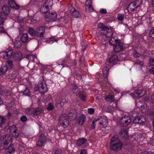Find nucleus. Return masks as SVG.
Returning a JSON list of instances; mask_svg holds the SVG:
<instances>
[{
  "instance_id": "f257e3e1",
  "label": "nucleus",
  "mask_w": 154,
  "mask_h": 154,
  "mask_svg": "<svg viewBox=\"0 0 154 154\" xmlns=\"http://www.w3.org/2000/svg\"><path fill=\"white\" fill-rule=\"evenodd\" d=\"M122 144L117 136H114L111 139L110 148L111 150L115 151L120 150L122 147Z\"/></svg>"
},
{
  "instance_id": "f03ea898",
  "label": "nucleus",
  "mask_w": 154,
  "mask_h": 154,
  "mask_svg": "<svg viewBox=\"0 0 154 154\" xmlns=\"http://www.w3.org/2000/svg\"><path fill=\"white\" fill-rule=\"evenodd\" d=\"M136 106L138 108H140V109L143 113H147V115L151 119L154 118V111L153 110H149V107L146 103H145L142 105L141 102L138 101L136 103Z\"/></svg>"
},
{
  "instance_id": "7ed1b4c3",
  "label": "nucleus",
  "mask_w": 154,
  "mask_h": 154,
  "mask_svg": "<svg viewBox=\"0 0 154 154\" xmlns=\"http://www.w3.org/2000/svg\"><path fill=\"white\" fill-rule=\"evenodd\" d=\"M97 27L99 29H101L100 32V35H104L107 38L111 37L112 35V32L111 29H109L107 27H105L102 23H99L97 25Z\"/></svg>"
},
{
  "instance_id": "20e7f679",
  "label": "nucleus",
  "mask_w": 154,
  "mask_h": 154,
  "mask_svg": "<svg viewBox=\"0 0 154 154\" xmlns=\"http://www.w3.org/2000/svg\"><path fill=\"white\" fill-rule=\"evenodd\" d=\"M10 8L7 5H4L2 8L3 12L5 15L2 13H0V25L3 24L6 20V15H8L10 12Z\"/></svg>"
},
{
  "instance_id": "39448f33",
  "label": "nucleus",
  "mask_w": 154,
  "mask_h": 154,
  "mask_svg": "<svg viewBox=\"0 0 154 154\" xmlns=\"http://www.w3.org/2000/svg\"><path fill=\"white\" fill-rule=\"evenodd\" d=\"M68 99L66 97H59L55 100V106L59 109L63 107L64 103H67Z\"/></svg>"
},
{
  "instance_id": "423d86ee",
  "label": "nucleus",
  "mask_w": 154,
  "mask_h": 154,
  "mask_svg": "<svg viewBox=\"0 0 154 154\" xmlns=\"http://www.w3.org/2000/svg\"><path fill=\"white\" fill-rule=\"evenodd\" d=\"M97 121H99L100 125H102V127H105L108 124V120L105 116H102L100 117H96Z\"/></svg>"
},
{
  "instance_id": "0eeeda50",
  "label": "nucleus",
  "mask_w": 154,
  "mask_h": 154,
  "mask_svg": "<svg viewBox=\"0 0 154 154\" xmlns=\"http://www.w3.org/2000/svg\"><path fill=\"white\" fill-rule=\"evenodd\" d=\"M146 94V91L143 89H138L136 90L134 93L131 94V95L133 98L140 97Z\"/></svg>"
},
{
  "instance_id": "6e6552de",
  "label": "nucleus",
  "mask_w": 154,
  "mask_h": 154,
  "mask_svg": "<svg viewBox=\"0 0 154 154\" xmlns=\"http://www.w3.org/2000/svg\"><path fill=\"white\" fill-rule=\"evenodd\" d=\"M45 19L47 21L53 22L55 21L57 18V14L55 12H51L45 15Z\"/></svg>"
},
{
  "instance_id": "1a4fd4ad",
  "label": "nucleus",
  "mask_w": 154,
  "mask_h": 154,
  "mask_svg": "<svg viewBox=\"0 0 154 154\" xmlns=\"http://www.w3.org/2000/svg\"><path fill=\"white\" fill-rule=\"evenodd\" d=\"M38 87V91L43 93L46 92L48 90L45 82L43 80L41 81L39 83Z\"/></svg>"
},
{
  "instance_id": "9d476101",
  "label": "nucleus",
  "mask_w": 154,
  "mask_h": 154,
  "mask_svg": "<svg viewBox=\"0 0 154 154\" xmlns=\"http://www.w3.org/2000/svg\"><path fill=\"white\" fill-rule=\"evenodd\" d=\"M8 135V140H7L8 141V143L7 144H5L4 145V146H5V148H4L5 150V152H6L7 154H10L11 153L14 151V148L13 145H12L10 144V146H8V147H7V145L9 143V141H10L12 142V139L9 136V135L8 134H7Z\"/></svg>"
},
{
  "instance_id": "9b49d317",
  "label": "nucleus",
  "mask_w": 154,
  "mask_h": 154,
  "mask_svg": "<svg viewBox=\"0 0 154 154\" xmlns=\"http://www.w3.org/2000/svg\"><path fill=\"white\" fill-rule=\"evenodd\" d=\"M46 138L44 134H41L37 142V146L40 147L44 146L46 143Z\"/></svg>"
},
{
  "instance_id": "f8f14e48",
  "label": "nucleus",
  "mask_w": 154,
  "mask_h": 154,
  "mask_svg": "<svg viewBox=\"0 0 154 154\" xmlns=\"http://www.w3.org/2000/svg\"><path fill=\"white\" fill-rule=\"evenodd\" d=\"M67 119L66 115L65 114L61 115L60 119V125L64 127L68 126L69 125V123Z\"/></svg>"
},
{
  "instance_id": "ddd939ff",
  "label": "nucleus",
  "mask_w": 154,
  "mask_h": 154,
  "mask_svg": "<svg viewBox=\"0 0 154 154\" xmlns=\"http://www.w3.org/2000/svg\"><path fill=\"white\" fill-rule=\"evenodd\" d=\"M119 122L121 125L125 126L130 124L131 122V119L129 117L125 116L122 117Z\"/></svg>"
},
{
  "instance_id": "4468645a",
  "label": "nucleus",
  "mask_w": 154,
  "mask_h": 154,
  "mask_svg": "<svg viewBox=\"0 0 154 154\" xmlns=\"http://www.w3.org/2000/svg\"><path fill=\"white\" fill-rule=\"evenodd\" d=\"M114 50L115 52L120 51L123 49V44L121 42V40L117 41V43L114 45Z\"/></svg>"
},
{
  "instance_id": "2eb2a0df",
  "label": "nucleus",
  "mask_w": 154,
  "mask_h": 154,
  "mask_svg": "<svg viewBox=\"0 0 154 154\" xmlns=\"http://www.w3.org/2000/svg\"><path fill=\"white\" fill-rule=\"evenodd\" d=\"M77 115L76 111L74 109H72L68 114V119L70 120H74L77 117Z\"/></svg>"
},
{
  "instance_id": "dca6fc26",
  "label": "nucleus",
  "mask_w": 154,
  "mask_h": 154,
  "mask_svg": "<svg viewBox=\"0 0 154 154\" xmlns=\"http://www.w3.org/2000/svg\"><path fill=\"white\" fill-rule=\"evenodd\" d=\"M13 53V51L10 50L7 52H3L0 53V56H3L5 59H8L11 56Z\"/></svg>"
},
{
  "instance_id": "f3484780",
  "label": "nucleus",
  "mask_w": 154,
  "mask_h": 154,
  "mask_svg": "<svg viewBox=\"0 0 154 154\" xmlns=\"http://www.w3.org/2000/svg\"><path fill=\"white\" fill-rule=\"evenodd\" d=\"M69 9L70 10V12H72V15L75 18H79L81 16L79 12L76 10L73 7H71Z\"/></svg>"
},
{
  "instance_id": "a211bd4d",
  "label": "nucleus",
  "mask_w": 154,
  "mask_h": 154,
  "mask_svg": "<svg viewBox=\"0 0 154 154\" xmlns=\"http://www.w3.org/2000/svg\"><path fill=\"white\" fill-rule=\"evenodd\" d=\"M72 93L74 95L77 96L78 94H79V92H81L79 88H78L77 85L74 84L72 85Z\"/></svg>"
},
{
  "instance_id": "6ab92c4d",
  "label": "nucleus",
  "mask_w": 154,
  "mask_h": 154,
  "mask_svg": "<svg viewBox=\"0 0 154 154\" xmlns=\"http://www.w3.org/2000/svg\"><path fill=\"white\" fill-rule=\"evenodd\" d=\"M45 27L42 26L38 28L37 30V36L42 37L45 32Z\"/></svg>"
},
{
  "instance_id": "aec40b11",
  "label": "nucleus",
  "mask_w": 154,
  "mask_h": 154,
  "mask_svg": "<svg viewBox=\"0 0 154 154\" xmlns=\"http://www.w3.org/2000/svg\"><path fill=\"white\" fill-rule=\"evenodd\" d=\"M137 8L135 3L133 2L129 4L128 7V10L129 12H131L134 11Z\"/></svg>"
},
{
  "instance_id": "412c9836",
  "label": "nucleus",
  "mask_w": 154,
  "mask_h": 154,
  "mask_svg": "<svg viewBox=\"0 0 154 154\" xmlns=\"http://www.w3.org/2000/svg\"><path fill=\"white\" fill-rule=\"evenodd\" d=\"M8 4L12 8L15 9H17L19 8L18 5L13 0H9Z\"/></svg>"
},
{
  "instance_id": "4be33fe9",
  "label": "nucleus",
  "mask_w": 154,
  "mask_h": 154,
  "mask_svg": "<svg viewBox=\"0 0 154 154\" xmlns=\"http://www.w3.org/2000/svg\"><path fill=\"white\" fill-rule=\"evenodd\" d=\"M21 41L24 43L28 42L29 38L27 33H25L22 34L21 38Z\"/></svg>"
},
{
  "instance_id": "5701e85b",
  "label": "nucleus",
  "mask_w": 154,
  "mask_h": 154,
  "mask_svg": "<svg viewBox=\"0 0 154 154\" xmlns=\"http://www.w3.org/2000/svg\"><path fill=\"white\" fill-rule=\"evenodd\" d=\"M87 140L84 138L78 139L76 141V145L78 146H79L84 144L87 142Z\"/></svg>"
},
{
  "instance_id": "b1692460",
  "label": "nucleus",
  "mask_w": 154,
  "mask_h": 154,
  "mask_svg": "<svg viewBox=\"0 0 154 154\" xmlns=\"http://www.w3.org/2000/svg\"><path fill=\"white\" fill-rule=\"evenodd\" d=\"M8 66L7 65L2 66L0 68V75L4 74L8 70Z\"/></svg>"
},
{
  "instance_id": "393cba45",
  "label": "nucleus",
  "mask_w": 154,
  "mask_h": 154,
  "mask_svg": "<svg viewBox=\"0 0 154 154\" xmlns=\"http://www.w3.org/2000/svg\"><path fill=\"white\" fill-rule=\"evenodd\" d=\"M122 136L125 139H127L128 137V131L126 129H123L121 131Z\"/></svg>"
},
{
  "instance_id": "a878e982",
  "label": "nucleus",
  "mask_w": 154,
  "mask_h": 154,
  "mask_svg": "<svg viewBox=\"0 0 154 154\" xmlns=\"http://www.w3.org/2000/svg\"><path fill=\"white\" fill-rule=\"evenodd\" d=\"M22 54L20 52L17 53L15 54V60L16 61H20L22 59Z\"/></svg>"
},
{
  "instance_id": "bb28decb",
  "label": "nucleus",
  "mask_w": 154,
  "mask_h": 154,
  "mask_svg": "<svg viewBox=\"0 0 154 154\" xmlns=\"http://www.w3.org/2000/svg\"><path fill=\"white\" fill-rule=\"evenodd\" d=\"M109 68L107 66L104 67L102 72L104 78H106L107 77L109 74Z\"/></svg>"
},
{
  "instance_id": "cd10ccee",
  "label": "nucleus",
  "mask_w": 154,
  "mask_h": 154,
  "mask_svg": "<svg viewBox=\"0 0 154 154\" xmlns=\"http://www.w3.org/2000/svg\"><path fill=\"white\" fill-rule=\"evenodd\" d=\"M119 40H117L116 37H112L111 38L110 40L109 41V44L110 45H114L117 43V41Z\"/></svg>"
},
{
  "instance_id": "c85d7f7f",
  "label": "nucleus",
  "mask_w": 154,
  "mask_h": 154,
  "mask_svg": "<svg viewBox=\"0 0 154 154\" xmlns=\"http://www.w3.org/2000/svg\"><path fill=\"white\" fill-rule=\"evenodd\" d=\"M25 112L27 115H30L33 114L34 115V108H32L26 109Z\"/></svg>"
},
{
  "instance_id": "c756f323",
  "label": "nucleus",
  "mask_w": 154,
  "mask_h": 154,
  "mask_svg": "<svg viewBox=\"0 0 154 154\" xmlns=\"http://www.w3.org/2000/svg\"><path fill=\"white\" fill-rule=\"evenodd\" d=\"M85 121V116L84 115H82L80 116L78 122L79 124L82 125Z\"/></svg>"
},
{
  "instance_id": "7c9ffc66",
  "label": "nucleus",
  "mask_w": 154,
  "mask_h": 154,
  "mask_svg": "<svg viewBox=\"0 0 154 154\" xmlns=\"http://www.w3.org/2000/svg\"><path fill=\"white\" fill-rule=\"evenodd\" d=\"M50 9V8H48L45 4L42 6L40 8L41 12L42 13H44L47 12Z\"/></svg>"
},
{
  "instance_id": "2f4dec72",
  "label": "nucleus",
  "mask_w": 154,
  "mask_h": 154,
  "mask_svg": "<svg viewBox=\"0 0 154 154\" xmlns=\"http://www.w3.org/2000/svg\"><path fill=\"white\" fill-rule=\"evenodd\" d=\"M105 100L107 101L112 103L114 101V97L112 95L109 94L105 97Z\"/></svg>"
},
{
  "instance_id": "473e14b6",
  "label": "nucleus",
  "mask_w": 154,
  "mask_h": 154,
  "mask_svg": "<svg viewBox=\"0 0 154 154\" xmlns=\"http://www.w3.org/2000/svg\"><path fill=\"white\" fill-rule=\"evenodd\" d=\"M79 95L80 98L82 100L84 101L86 100V96L84 92L82 91L79 92Z\"/></svg>"
},
{
  "instance_id": "72a5a7b5",
  "label": "nucleus",
  "mask_w": 154,
  "mask_h": 154,
  "mask_svg": "<svg viewBox=\"0 0 154 154\" xmlns=\"http://www.w3.org/2000/svg\"><path fill=\"white\" fill-rule=\"evenodd\" d=\"M59 38L57 37H53L48 39L47 41L50 44H52L54 42H57Z\"/></svg>"
},
{
  "instance_id": "f704fd0d",
  "label": "nucleus",
  "mask_w": 154,
  "mask_h": 154,
  "mask_svg": "<svg viewBox=\"0 0 154 154\" xmlns=\"http://www.w3.org/2000/svg\"><path fill=\"white\" fill-rule=\"evenodd\" d=\"M118 57L116 55H114L111 56L109 59L108 61L109 62H117L118 61Z\"/></svg>"
},
{
  "instance_id": "c9c22d12",
  "label": "nucleus",
  "mask_w": 154,
  "mask_h": 154,
  "mask_svg": "<svg viewBox=\"0 0 154 154\" xmlns=\"http://www.w3.org/2000/svg\"><path fill=\"white\" fill-rule=\"evenodd\" d=\"M6 128L8 130L9 128L11 133L14 131H15L17 130V128L15 125H12L10 127L7 126Z\"/></svg>"
},
{
  "instance_id": "e433bc0d",
  "label": "nucleus",
  "mask_w": 154,
  "mask_h": 154,
  "mask_svg": "<svg viewBox=\"0 0 154 154\" xmlns=\"http://www.w3.org/2000/svg\"><path fill=\"white\" fill-rule=\"evenodd\" d=\"M22 46L21 42L19 40H16L14 43V47L15 48H19Z\"/></svg>"
},
{
  "instance_id": "4c0bfd02",
  "label": "nucleus",
  "mask_w": 154,
  "mask_h": 154,
  "mask_svg": "<svg viewBox=\"0 0 154 154\" xmlns=\"http://www.w3.org/2000/svg\"><path fill=\"white\" fill-rule=\"evenodd\" d=\"M53 2L52 0H46L45 5L50 9L53 5Z\"/></svg>"
},
{
  "instance_id": "58836bf2",
  "label": "nucleus",
  "mask_w": 154,
  "mask_h": 154,
  "mask_svg": "<svg viewBox=\"0 0 154 154\" xmlns=\"http://www.w3.org/2000/svg\"><path fill=\"white\" fill-rule=\"evenodd\" d=\"M42 112L43 110L41 109L37 108L35 109L34 108V116L39 115Z\"/></svg>"
},
{
  "instance_id": "ea45409f",
  "label": "nucleus",
  "mask_w": 154,
  "mask_h": 154,
  "mask_svg": "<svg viewBox=\"0 0 154 154\" xmlns=\"http://www.w3.org/2000/svg\"><path fill=\"white\" fill-rule=\"evenodd\" d=\"M28 32L31 35L33 36H37L36 32L32 28H29L28 30Z\"/></svg>"
},
{
  "instance_id": "a19ab883",
  "label": "nucleus",
  "mask_w": 154,
  "mask_h": 154,
  "mask_svg": "<svg viewBox=\"0 0 154 154\" xmlns=\"http://www.w3.org/2000/svg\"><path fill=\"white\" fill-rule=\"evenodd\" d=\"M27 59L29 61H33L35 58H37V57L34 55L29 54L27 56Z\"/></svg>"
},
{
  "instance_id": "79ce46f5",
  "label": "nucleus",
  "mask_w": 154,
  "mask_h": 154,
  "mask_svg": "<svg viewBox=\"0 0 154 154\" xmlns=\"http://www.w3.org/2000/svg\"><path fill=\"white\" fill-rule=\"evenodd\" d=\"M85 9L86 11L90 12H92L94 11V9L92 5H86Z\"/></svg>"
},
{
  "instance_id": "37998d69",
  "label": "nucleus",
  "mask_w": 154,
  "mask_h": 154,
  "mask_svg": "<svg viewBox=\"0 0 154 154\" xmlns=\"http://www.w3.org/2000/svg\"><path fill=\"white\" fill-rule=\"evenodd\" d=\"M143 65V62L142 61H140L139 60H137L136 61V63L134 64V65H138V66H139L140 68H141V67Z\"/></svg>"
},
{
  "instance_id": "c03bdc74",
  "label": "nucleus",
  "mask_w": 154,
  "mask_h": 154,
  "mask_svg": "<svg viewBox=\"0 0 154 154\" xmlns=\"http://www.w3.org/2000/svg\"><path fill=\"white\" fill-rule=\"evenodd\" d=\"M22 93L23 94V95L26 96H30V92L29 90L27 88H26L22 92Z\"/></svg>"
},
{
  "instance_id": "a18cd8bd",
  "label": "nucleus",
  "mask_w": 154,
  "mask_h": 154,
  "mask_svg": "<svg viewBox=\"0 0 154 154\" xmlns=\"http://www.w3.org/2000/svg\"><path fill=\"white\" fill-rule=\"evenodd\" d=\"M6 119L5 118L0 117V127H2V125L5 123Z\"/></svg>"
},
{
  "instance_id": "49530a36",
  "label": "nucleus",
  "mask_w": 154,
  "mask_h": 154,
  "mask_svg": "<svg viewBox=\"0 0 154 154\" xmlns=\"http://www.w3.org/2000/svg\"><path fill=\"white\" fill-rule=\"evenodd\" d=\"M117 17L119 20L122 21L124 19V15L123 14H119L118 15Z\"/></svg>"
},
{
  "instance_id": "de8ad7c7",
  "label": "nucleus",
  "mask_w": 154,
  "mask_h": 154,
  "mask_svg": "<svg viewBox=\"0 0 154 154\" xmlns=\"http://www.w3.org/2000/svg\"><path fill=\"white\" fill-rule=\"evenodd\" d=\"M66 63V61L64 59H63L59 60L58 65H62L63 66L65 65Z\"/></svg>"
},
{
  "instance_id": "09e8293b",
  "label": "nucleus",
  "mask_w": 154,
  "mask_h": 154,
  "mask_svg": "<svg viewBox=\"0 0 154 154\" xmlns=\"http://www.w3.org/2000/svg\"><path fill=\"white\" fill-rule=\"evenodd\" d=\"M133 2L135 3L137 7H139L142 3V0H136Z\"/></svg>"
},
{
  "instance_id": "8fccbe9b",
  "label": "nucleus",
  "mask_w": 154,
  "mask_h": 154,
  "mask_svg": "<svg viewBox=\"0 0 154 154\" xmlns=\"http://www.w3.org/2000/svg\"><path fill=\"white\" fill-rule=\"evenodd\" d=\"M54 106L51 103H49L47 107V109L49 111L52 110L53 109Z\"/></svg>"
},
{
  "instance_id": "3c124183",
  "label": "nucleus",
  "mask_w": 154,
  "mask_h": 154,
  "mask_svg": "<svg viewBox=\"0 0 154 154\" xmlns=\"http://www.w3.org/2000/svg\"><path fill=\"white\" fill-rule=\"evenodd\" d=\"M97 122V121L96 118L93 120L91 125V128L92 129H93L95 128L96 125V122Z\"/></svg>"
},
{
  "instance_id": "603ef678",
  "label": "nucleus",
  "mask_w": 154,
  "mask_h": 154,
  "mask_svg": "<svg viewBox=\"0 0 154 154\" xmlns=\"http://www.w3.org/2000/svg\"><path fill=\"white\" fill-rule=\"evenodd\" d=\"M7 63L9 65V67L10 68H13V64L12 61L10 60H8L7 61Z\"/></svg>"
},
{
  "instance_id": "864d4df0",
  "label": "nucleus",
  "mask_w": 154,
  "mask_h": 154,
  "mask_svg": "<svg viewBox=\"0 0 154 154\" xmlns=\"http://www.w3.org/2000/svg\"><path fill=\"white\" fill-rule=\"evenodd\" d=\"M95 111L94 109L93 108H90L88 109V112L90 114H92Z\"/></svg>"
},
{
  "instance_id": "5fc2aeb1",
  "label": "nucleus",
  "mask_w": 154,
  "mask_h": 154,
  "mask_svg": "<svg viewBox=\"0 0 154 154\" xmlns=\"http://www.w3.org/2000/svg\"><path fill=\"white\" fill-rule=\"evenodd\" d=\"M149 35L150 37L154 38V29H152L149 32Z\"/></svg>"
},
{
  "instance_id": "6e6d98bb",
  "label": "nucleus",
  "mask_w": 154,
  "mask_h": 154,
  "mask_svg": "<svg viewBox=\"0 0 154 154\" xmlns=\"http://www.w3.org/2000/svg\"><path fill=\"white\" fill-rule=\"evenodd\" d=\"M150 64L152 66H154V57H151L149 60Z\"/></svg>"
},
{
  "instance_id": "4d7b16f0",
  "label": "nucleus",
  "mask_w": 154,
  "mask_h": 154,
  "mask_svg": "<svg viewBox=\"0 0 154 154\" xmlns=\"http://www.w3.org/2000/svg\"><path fill=\"white\" fill-rule=\"evenodd\" d=\"M12 134L14 137L15 138H17L19 136V134L18 132H17V131H14L12 133Z\"/></svg>"
},
{
  "instance_id": "13d9d810",
  "label": "nucleus",
  "mask_w": 154,
  "mask_h": 154,
  "mask_svg": "<svg viewBox=\"0 0 154 154\" xmlns=\"http://www.w3.org/2000/svg\"><path fill=\"white\" fill-rule=\"evenodd\" d=\"M140 54L136 51H135L134 54V58H137L140 57Z\"/></svg>"
},
{
  "instance_id": "bf43d9fd",
  "label": "nucleus",
  "mask_w": 154,
  "mask_h": 154,
  "mask_svg": "<svg viewBox=\"0 0 154 154\" xmlns=\"http://www.w3.org/2000/svg\"><path fill=\"white\" fill-rule=\"evenodd\" d=\"M6 31L4 29L3 27H0V34L6 33Z\"/></svg>"
},
{
  "instance_id": "052dcab7",
  "label": "nucleus",
  "mask_w": 154,
  "mask_h": 154,
  "mask_svg": "<svg viewBox=\"0 0 154 154\" xmlns=\"http://www.w3.org/2000/svg\"><path fill=\"white\" fill-rule=\"evenodd\" d=\"M20 120L22 122H25L27 120L26 117L24 116H22L20 118Z\"/></svg>"
},
{
  "instance_id": "680f3d73",
  "label": "nucleus",
  "mask_w": 154,
  "mask_h": 154,
  "mask_svg": "<svg viewBox=\"0 0 154 154\" xmlns=\"http://www.w3.org/2000/svg\"><path fill=\"white\" fill-rule=\"evenodd\" d=\"M100 12L101 14H105L107 13V11L106 9H104L103 8L100 9Z\"/></svg>"
},
{
  "instance_id": "e2e57ef3",
  "label": "nucleus",
  "mask_w": 154,
  "mask_h": 154,
  "mask_svg": "<svg viewBox=\"0 0 154 154\" xmlns=\"http://www.w3.org/2000/svg\"><path fill=\"white\" fill-rule=\"evenodd\" d=\"M92 0H87L85 3L86 5H92Z\"/></svg>"
},
{
  "instance_id": "0e129e2a",
  "label": "nucleus",
  "mask_w": 154,
  "mask_h": 154,
  "mask_svg": "<svg viewBox=\"0 0 154 154\" xmlns=\"http://www.w3.org/2000/svg\"><path fill=\"white\" fill-rule=\"evenodd\" d=\"M80 154H87V151L85 149H83L81 150Z\"/></svg>"
},
{
  "instance_id": "69168bd1",
  "label": "nucleus",
  "mask_w": 154,
  "mask_h": 154,
  "mask_svg": "<svg viewBox=\"0 0 154 154\" xmlns=\"http://www.w3.org/2000/svg\"><path fill=\"white\" fill-rule=\"evenodd\" d=\"M149 71L151 74H154V68L153 67L152 68L150 69Z\"/></svg>"
},
{
  "instance_id": "338daca9",
  "label": "nucleus",
  "mask_w": 154,
  "mask_h": 154,
  "mask_svg": "<svg viewBox=\"0 0 154 154\" xmlns=\"http://www.w3.org/2000/svg\"><path fill=\"white\" fill-rule=\"evenodd\" d=\"M150 152H147V151H143L141 152V154H150Z\"/></svg>"
},
{
  "instance_id": "774afa93",
  "label": "nucleus",
  "mask_w": 154,
  "mask_h": 154,
  "mask_svg": "<svg viewBox=\"0 0 154 154\" xmlns=\"http://www.w3.org/2000/svg\"><path fill=\"white\" fill-rule=\"evenodd\" d=\"M61 154V152L60 150H57L55 152V154Z\"/></svg>"
}]
</instances>
